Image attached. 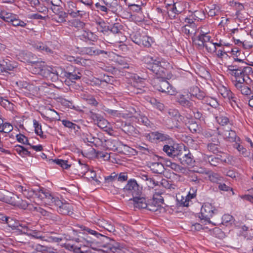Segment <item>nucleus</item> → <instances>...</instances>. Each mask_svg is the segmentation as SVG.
<instances>
[{
    "mask_svg": "<svg viewBox=\"0 0 253 253\" xmlns=\"http://www.w3.org/2000/svg\"><path fill=\"white\" fill-rule=\"evenodd\" d=\"M48 67L45 65L43 62H33L32 63L33 72L36 74H39L42 76H43V73L45 72Z\"/></svg>",
    "mask_w": 253,
    "mask_h": 253,
    "instance_id": "obj_14",
    "label": "nucleus"
},
{
    "mask_svg": "<svg viewBox=\"0 0 253 253\" xmlns=\"http://www.w3.org/2000/svg\"><path fill=\"white\" fill-rule=\"evenodd\" d=\"M217 210L215 209L212 205L209 203L204 205L201 209V216L202 220H205L209 223H211L210 218L213 215L217 212Z\"/></svg>",
    "mask_w": 253,
    "mask_h": 253,
    "instance_id": "obj_4",
    "label": "nucleus"
},
{
    "mask_svg": "<svg viewBox=\"0 0 253 253\" xmlns=\"http://www.w3.org/2000/svg\"><path fill=\"white\" fill-rule=\"evenodd\" d=\"M13 126L9 123H5L0 125V132L8 133L13 130Z\"/></svg>",
    "mask_w": 253,
    "mask_h": 253,
    "instance_id": "obj_36",
    "label": "nucleus"
},
{
    "mask_svg": "<svg viewBox=\"0 0 253 253\" xmlns=\"http://www.w3.org/2000/svg\"><path fill=\"white\" fill-rule=\"evenodd\" d=\"M77 49H78L77 52L82 55L86 54L90 56H95L103 53L107 54V52L105 51L95 49L93 47H77Z\"/></svg>",
    "mask_w": 253,
    "mask_h": 253,
    "instance_id": "obj_10",
    "label": "nucleus"
},
{
    "mask_svg": "<svg viewBox=\"0 0 253 253\" xmlns=\"http://www.w3.org/2000/svg\"><path fill=\"white\" fill-rule=\"evenodd\" d=\"M148 201L141 194L130 199L129 203L134 208L147 209Z\"/></svg>",
    "mask_w": 253,
    "mask_h": 253,
    "instance_id": "obj_6",
    "label": "nucleus"
},
{
    "mask_svg": "<svg viewBox=\"0 0 253 253\" xmlns=\"http://www.w3.org/2000/svg\"><path fill=\"white\" fill-rule=\"evenodd\" d=\"M108 124V121L103 117L102 119L99 122H98L97 125L100 128H104L107 126Z\"/></svg>",
    "mask_w": 253,
    "mask_h": 253,
    "instance_id": "obj_62",
    "label": "nucleus"
},
{
    "mask_svg": "<svg viewBox=\"0 0 253 253\" xmlns=\"http://www.w3.org/2000/svg\"><path fill=\"white\" fill-rule=\"evenodd\" d=\"M189 128L192 132H197L200 131L199 127L197 123H192L189 126Z\"/></svg>",
    "mask_w": 253,
    "mask_h": 253,
    "instance_id": "obj_63",
    "label": "nucleus"
},
{
    "mask_svg": "<svg viewBox=\"0 0 253 253\" xmlns=\"http://www.w3.org/2000/svg\"><path fill=\"white\" fill-rule=\"evenodd\" d=\"M245 66H238L234 63L232 65L228 66V70L229 73L239 70L240 68H244Z\"/></svg>",
    "mask_w": 253,
    "mask_h": 253,
    "instance_id": "obj_57",
    "label": "nucleus"
},
{
    "mask_svg": "<svg viewBox=\"0 0 253 253\" xmlns=\"http://www.w3.org/2000/svg\"><path fill=\"white\" fill-rule=\"evenodd\" d=\"M251 72H252V68L249 66H245L244 68H240L239 70L230 73V74L235 77L234 81L239 80L245 81V75Z\"/></svg>",
    "mask_w": 253,
    "mask_h": 253,
    "instance_id": "obj_12",
    "label": "nucleus"
},
{
    "mask_svg": "<svg viewBox=\"0 0 253 253\" xmlns=\"http://www.w3.org/2000/svg\"><path fill=\"white\" fill-rule=\"evenodd\" d=\"M32 46L34 48L40 51H45L50 54L53 53L52 50L49 47L41 42H34Z\"/></svg>",
    "mask_w": 253,
    "mask_h": 253,
    "instance_id": "obj_21",
    "label": "nucleus"
},
{
    "mask_svg": "<svg viewBox=\"0 0 253 253\" xmlns=\"http://www.w3.org/2000/svg\"><path fill=\"white\" fill-rule=\"evenodd\" d=\"M202 102L215 108H217L219 106V104L216 99L209 96H205L202 100Z\"/></svg>",
    "mask_w": 253,
    "mask_h": 253,
    "instance_id": "obj_28",
    "label": "nucleus"
},
{
    "mask_svg": "<svg viewBox=\"0 0 253 253\" xmlns=\"http://www.w3.org/2000/svg\"><path fill=\"white\" fill-rule=\"evenodd\" d=\"M107 247L111 252L114 253L121 250L122 248L118 243L115 242H113V243L108 244Z\"/></svg>",
    "mask_w": 253,
    "mask_h": 253,
    "instance_id": "obj_41",
    "label": "nucleus"
},
{
    "mask_svg": "<svg viewBox=\"0 0 253 253\" xmlns=\"http://www.w3.org/2000/svg\"><path fill=\"white\" fill-rule=\"evenodd\" d=\"M81 75V73L76 70H74L73 72H65L64 73V76L72 82H75L76 80L80 79Z\"/></svg>",
    "mask_w": 253,
    "mask_h": 253,
    "instance_id": "obj_23",
    "label": "nucleus"
},
{
    "mask_svg": "<svg viewBox=\"0 0 253 253\" xmlns=\"http://www.w3.org/2000/svg\"><path fill=\"white\" fill-rule=\"evenodd\" d=\"M10 23L14 26L16 27H25L27 25L26 21H23L20 19L18 16L15 14L14 17L12 18L11 21L10 22Z\"/></svg>",
    "mask_w": 253,
    "mask_h": 253,
    "instance_id": "obj_27",
    "label": "nucleus"
},
{
    "mask_svg": "<svg viewBox=\"0 0 253 253\" xmlns=\"http://www.w3.org/2000/svg\"><path fill=\"white\" fill-rule=\"evenodd\" d=\"M28 235H30L32 236L33 237L36 239H42L43 237L40 235V233L37 232L35 230H33L32 229L30 230V231L29 232V233L27 234Z\"/></svg>",
    "mask_w": 253,
    "mask_h": 253,
    "instance_id": "obj_58",
    "label": "nucleus"
},
{
    "mask_svg": "<svg viewBox=\"0 0 253 253\" xmlns=\"http://www.w3.org/2000/svg\"><path fill=\"white\" fill-rule=\"evenodd\" d=\"M189 181L193 182L194 184H198L200 183L201 179L198 177L196 174L192 173L189 175Z\"/></svg>",
    "mask_w": 253,
    "mask_h": 253,
    "instance_id": "obj_55",
    "label": "nucleus"
},
{
    "mask_svg": "<svg viewBox=\"0 0 253 253\" xmlns=\"http://www.w3.org/2000/svg\"><path fill=\"white\" fill-rule=\"evenodd\" d=\"M124 190L131 194L133 197L142 194V188L135 180L130 179L128 181L124 187Z\"/></svg>",
    "mask_w": 253,
    "mask_h": 253,
    "instance_id": "obj_7",
    "label": "nucleus"
},
{
    "mask_svg": "<svg viewBox=\"0 0 253 253\" xmlns=\"http://www.w3.org/2000/svg\"><path fill=\"white\" fill-rule=\"evenodd\" d=\"M43 77L52 82H56L58 80L59 75L56 69L48 67L43 73Z\"/></svg>",
    "mask_w": 253,
    "mask_h": 253,
    "instance_id": "obj_15",
    "label": "nucleus"
},
{
    "mask_svg": "<svg viewBox=\"0 0 253 253\" xmlns=\"http://www.w3.org/2000/svg\"><path fill=\"white\" fill-rule=\"evenodd\" d=\"M90 117L91 119L93 121L95 124H96L99 122L103 117L101 115L91 112L90 113Z\"/></svg>",
    "mask_w": 253,
    "mask_h": 253,
    "instance_id": "obj_56",
    "label": "nucleus"
},
{
    "mask_svg": "<svg viewBox=\"0 0 253 253\" xmlns=\"http://www.w3.org/2000/svg\"><path fill=\"white\" fill-rule=\"evenodd\" d=\"M17 67V63L10 61L8 59L3 60L0 63V72L1 73H8L13 71Z\"/></svg>",
    "mask_w": 253,
    "mask_h": 253,
    "instance_id": "obj_13",
    "label": "nucleus"
},
{
    "mask_svg": "<svg viewBox=\"0 0 253 253\" xmlns=\"http://www.w3.org/2000/svg\"><path fill=\"white\" fill-rule=\"evenodd\" d=\"M149 167L151 170L155 173L161 174L164 171V167L161 163H151Z\"/></svg>",
    "mask_w": 253,
    "mask_h": 253,
    "instance_id": "obj_22",
    "label": "nucleus"
},
{
    "mask_svg": "<svg viewBox=\"0 0 253 253\" xmlns=\"http://www.w3.org/2000/svg\"><path fill=\"white\" fill-rule=\"evenodd\" d=\"M143 34L139 31H136L130 35V38L134 43L139 45L141 42L140 39L142 38Z\"/></svg>",
    "mask_w": 253,
    "mask_h": 253,
    "instance_id": "obj_32",
    "label": "nucleus"
},
{
    "mask_svg": "<svg viewBox=\"0 0 253 253\" xmlns=\"http://www.w3.org/2000/svg\"><path fill=\"white\" fill-rule=\"evenodd\" d=\"M216 119L217 122L222 126L226 125L229 122L228 118L223 116L216 117Z\"/></svg>",
    "mask_w": 253,
    "mask_h": 253,
    "instance_id": "obj_53",
    "label": "nucleus"
},
{
    "mask_svg": "<svg viewBox=\"0 0 253 253\" xmlns=\"http://www.w3.org/2000/svg\"><path fill=\"white\" fill-rule=\"evenodd\" d=\"M23 57L24 62L32 63V60L35 58V56L30 52H24L22 53Z\"/></svg>",
    "mask_w": 253,
    "mask_h": 253,
    "instance_id": "obj_45",
    "label": "nucleus"
},
{
    "mask_svg": "<svg viewBox=\"0 0 253 253\" xmlns=\"http://www.w3.org/2000/svg\"><path fill=\"white\" fill-rule=\"evenodd\" d=\"M209 11L208 14L210 16H213L218 15L220 12V8L218 6L213 5L211 7L208 8Z\"/></svg>",
    "mask_w": 253,
    "mask_h": 253,
    "instance_id": "obj_43",
    "label": "nucleus"
},
{
    "mask_svg": "<svg viewBox=\"0 0 253 253\" xmlns=\"http://www.w3.org/2000/svg\"><path fill=\"white\" fill-rule=\"evenodd\" d=\"M206 174L208 175L209 179L212 182H217L221 180V177L216 173L213 172L211 171H208L206 172Z\"/></svg>",
    "mask_w": 253,
    "mask_h": 253,
    "instance_id": "obj_35",
    "label": "nucleus"
},
{
    "mask_svg": "<svg viewBox=\"0 0 253 253\" xmlns=\"http://www.w3.org/2000/svg\"><path fill=\"white\" fill-rule=\"evenodd\" d=\"M53 162L57 165L60 166L63 169H68L70 167V165L68 164V161L62 159H55Z\"/></svg>",
    "mask_w": 253,
    "mask_h": 253,
    "instance_id": "obj_46",
    "label": "nucleus"
},
{
    "mask_svg": "<svg viewBox=\"0 0 253 253\" xmlns=\"http://www.w3.org/2000/svg\"><path fill=\"white\" fill-rule=\"evenodd\" d=\"M147 138L150 141H158L159 142H165L169 144L173 142L172 139L169 135L162 132L154 131L147 135Z\"/></svg>",
    "mask_w": 253,
    "mask_h": 253,
    "instance_id": "obj_5",
    "label": "nucleus"
},
{
    "mask_svg": "<svg viewBox=\"0 0 253 253\" xmlns=\"http://www.w3.org/2000/svg\"><path fill=\"white\" fill-rule=\"evenodd\" d=\"M115 41L117 42L121 43L126 41V37L124 35V34L121 33L119 35H116L115 36Z\"/></svg>",
    "mask_w": 253,
    "mask_h": 253,
    "instance_id": "obj_59",
    "label": "nucleus"
},
{
    "mask_svg": "<svg viewBox=\"0 0 253 253\" xmlns=\"http://www.w3.org/2000/svg\"><path fill=\"white\" fill-rule=\"evenodd\" d=\"M201 37L200 36V35L199 36H198V37L197 38H195L193 40V42L196 44V45H197L198 46H199V47H206V48H207V49L208 50V51H209V46H208V45L207 44H204L202 40L201 39Z\"/></svg>",
    "mask_w": 253,
    "mask_h": 253,
    "instance_id": "obj_47",
    "label": "nucleus"
},
{
    "mask_svg": "<svg viewBox=\"0 0 253 253\" xmlns=\"http://www.w3.org/2000/svg\"><path fill=\"white\" fill-rule=\"evenodd\" d=\"M224 172L227 176L233 179L236 178L238 176V173L233 170H226Z\"/></svg>",
    "mask_w": 253,
    "mask_h": 253,
    "instance_id": "obj_61",
    "label": "nucleus"
},
{
    "mask_svg": "<svg viewBox=\"0 0 253 253\" xmlns=\"http://www.w3.org/2000/svg\"><path fill=\"white\" fill-rule=\"evenodd\" d=\"M233 222V217L230 214H225L222 217V224L225 226L231 225Z\"/></svg>",
    "mask_w": 253,
    "mask_h": 253,
    "instance_id": "obj_40",
    "label": "nucleus"
},
{
    "mask_svg": "<svg viewBox=\"0 0 253 253\" xmlns=\"http://www.w3.org/2000/svg\"><path fill=\"white\" fill-rule=\"evenodd\" d=\"M147 205V210L152 211H157L161 208L160 204L155 199L148 201Z\"/></svg>",
    "mask_w": 253,
    "mask_h": 253,
    "instance_id": "obj_24",
    "label": "nucleus"
},
{
    "mask_svg": "<svg viewBox=\"0 0 253 253\" xmlns=\"http://www.w3.org/2000/svg\"><path fill=\"white\" fill-rule=\"evenodd\" d=\"M182 31L186 35H195L197 33V27L195 24L185 25L183 27Z\"/></svg>",
    "mask_w": 253,
    "mask_h": 253,
    "instance_id": "obj_25",
    "label": "nucleus"
},
{
    "mask_svg": "<svg viewBox=\"0 0 253 253\" xmlns=\"http://www.w3.org/2000/svg\"><path fill=\"white\" fill-rule=\"evenodd\" d=\"M177 159L182 165H192L194 164V160L191 153L185 149L183 147L181 150Z\"/></svg>",
    "mask_w": 253,
    "mask_h": 253,
    "instance_id": "obj_8",
    "label": "nucleus"
},
{
    "mask_svg": "<svg viewBox=\"0 0 253 253\" xmlns=\"http://www.w3.org/2000/svg\"><path fill=\"white\" fill-rule=\"evenodd\" d=\"M62 124L67 127L69 128H71V129H73L75 132L78 131L80 129V127L77 125L73 123L72 122L67 120H63L61 121Z\"/></svg>",
    "mask_w": 253,
    "mask_h": 253,
    "instance_id": "obj_31",
    "label": "nucleus"
},
{
    "mask_svg": "<svg viewBox=\"0 0 253 253\" xmlns=\"http://www.w3.org/2000/svg\"><path fill=\"white\" fill-rule=\"evenodd\" d=\"M117 174L115 172L112 173L109 176L105 177V183L107 184L112 183L117 180Z\"/></svg>",
    "mask_w": 253,
    "mask_h": 253,
    "instance_id": "obj_48",
    "label": "nucleus"
},
{
    "mask_svg": "<svg viewBox=\"0 0 253 253\" xmlns=\"http://www.w3.org/2000/svg\"><path fill=\"white\" fill-rule=\"evenodd\" d=\"M16 138L18 142L22 143L24 144L30 145L29 143L28 138L23 134H20L16 135Z\"/></svg>",
    "mask_w": 253,
    "mask_h": 253,
    "instance_id": "obj_51",
    "label": "nucleus"
},
{
    "mask_svg": "<svg viewBox=\"0 0 253 253\" xmlns=\"http://www.w3.org/2000/svg\"><path fill=\"white\" fill-rule=\"evenodd\" d=\"M97 25L98 26L97 28L98 31L100 32L104 33L109 30L108 27L105 26V23L104 21H100L97 22Z\"/></svg>",
    "mask_w": 253,
    "mask_h": 253,
    "instance_id": "obj_54",
    "label": "nucleus"
},
{
    "mask_svg": "<svg viewBox=\"0 0 253 253\" xmlns=\"http://www.w3.org/2000/svg\"><path fill=\"white\" fill-rule=\"evenodd\" d=\"M168 113L169 117L176 121L179 124L184 122V118L180 114L178 110L170 108L168 110Z\"/></svg>",
    "mask_w": 253,
    "mask_h": 253,
    "instance_id": "obj_18",
    "label": "nucleus"
},
{
    "mask_svg": "<svg viewBox=\"0 0 253 253\" xmlns=\"http://www.w3.org/2000/svg\"><path fill=\"white\" fill-rule=\"evenodd\" d=\"M1 15L0 18L8 23H10L15 15V14L13 13L8 12L4 10H3Z\"/></svg>",
    "mask_w": 253,
    "mask_h": 253,
    "instance_id": "obj_37",
    "label": "nucleus"
},
{
    "mask_svg": "<svg viewBox=\"0 0 253 253\" xmlns=\"http://www.w3.org/2000/svg\"><path fill=\"white\" fill-rule=\"evenodd\" d=\"M245 81H242L241 80H239V81H233V83L234 85V86L238 89H240V91L242 89V88H243L244 85H243V84Z\"/></svg>",
    "mask_w": 253,
    "mask_h": 253,
    "instance_id": "obj_60",
    "label": "nucleus"
},
{
    "mask_svg": "<svg viewBox=\"0 0 253 253\" xmlns=\"http://www.w3.org/2000/svg\"><path fill=\"white\" fill-rule=\"evenodd\" d=\"M81 36L85 40L93 42L96 41L97 39V36L89 31H83Z\"/></svg>",
    "mask_w": 253,
    "mask_h": 253,
    "instance_id": "obj_29",
    "label": "nucleus"
},
{
    "mask_svg": "<svg viewBox=\"0 0 253 253\" xmlns=\"http://www.w3.org/2000/svg\"><path fill=\"white\" fill-rule=\"evenodd\" d=\"M192 191L193 193H191V192H190L189 193V194L187 195V196H186L184 201H183L182 200L181 201V204H183V206L188 207L189 206L190 200L194 198L196 196V194L195 193L194 190H192Z\"/></svg>",
    "mask_w": 253,
    "mask_h": 253,
    "instance_id": "obj_49",
    "label": "nucleus"
},
{
    "mask_svg": "<svg viewBox=\"0 0 253 253\" xmlns=\"http://www.w3.org/2000/svg\"><path fill=\"white\" fill-rule=\"evenodd\" d=\"M143 60L147 68L158 76H164L165 69L169 66V63L165 60L158 57L154 58L149 55L144 56Z\"/></svg>",
    "mask_w": 253,
    "mask_h": 253,
    "instance_id": "obj_2",
    "label": "nucleus"
},
{
    "mask_svg": "<svg viewBox=\"0 0 253 253\" xmlns=\"http://www.w3.org/2000/svg\"><path fill=\"white\" fill-rule=\"evenodd\" d=\"M218 91L225 99H227L231 102V101L235 102L233 93L227 87L223 85H220L218 87Z\"/></svg>",
    "mask_w": 253,
    "mask_h": 253,
    "instance_id": "obj_16",
    "label": "nucleus"
},
{
    "mask_svg": "<svg viewBox=\"0 0 253 253\" xmlns=\"http://www.w3.org/2000/svg\"><path fill=\"white\" fill-rule=\"evenodd\" d=\"M16 227L18 230L25 234H28L31 230L28 224L25 222L19 223L18 225H16Z\"/></svg>",
    "mask_w": 253,
    "mask_h": 253,
    "instance_id": "obj_33",
    "label": "nucleus"
},
{
    "mask_svg": "<svg viewBox=\"0 0 253 253\" xmlns=\"http://www.w3.org/2000/svg\"><path fill=\"white\" fill-rule=\"evenodd\" d=\"M239 142H237L235 143L234 145V147L236 148L239 152L243 154H245L246 152V149L242 145H241Z\"/></svg>",
    "mask_w": 253,
    "mask_h": 253,
    "instance_id": "obj_64",
    "label": "nucleus"
},
{
    "mask_svg": "<svg viewBox=\"0 0 253 253\" xmlns=\"http://www.w3.org/2000/svg\"><path fill=\"white\" fill-rule=\"evenodd\" d=\"M183 147V146L178 145L173 146L165 145L163 150L169 157L177 159Z\"/></svg>",
    "mask_w": 253,
    "mask_h": 253,
    "instance_id": "obj_9",
    "label": "nucleus"
},
{
    "mask_svg": "<svg viewBox=\"0 0 253 253\" xmlns=\"http://www.w3.org/2000/svg\"><path fill=\"white\" fill-rule=\"evenodd\" d=\"M83 99L85 100L88 104L92 105L94 106H97L98 104L97 101L91 95L83 94L82 95Z\"/></svg>",
    "mask_w": 253,
    "mask_h": 253,
    "instance_id": "obj_34",
    "label": "nucleus"
},
{
    "mask_svg": "<svg viewBox=\"0 0 253 253\" xmlns=\"http://www.w3.org/2000/svg\"><path fill=\"white\" fill-rule=\"evenodd\" d=\"M176 101L181 106L192 109L193 108V103L188 100L184 95L180 94L176 97Z\"/></svg>",
    "mask_w": 253,
    "mask_h": 253,
    "instance_id": "obj_20",
    "label": "nucleus"
},
{
    "mask_svg": "<svg viewBox=\"0 0 253 253\" xmlns=\"http://www.w3.org/2000/svg\"><path fill=\"white\" fill-rule=\"evenodd\" d=\"M170 168L177 172L185 174L188 173V169L186 168L181 167L174 163L171 165Z\"/></svg>",
    "mask_w": 253,
    "mask_h": 253,
    "instance_id": "obj_38",
    "label": "nucleus"
},
{
    "mask_svg": "<svg viewBox=\"0 0 253 253\" xmlns=\"http://www.w3.org/2000/svg\"><path fill=\"white\" fill-rule=\"evenodd\" d=\"M142 38L143 40L141 41L140 43L139 44V45H142L147 47H150L152 42L151 38L146 36L145 34H143Z\"/></svg>",
    "mask_w": 253,
    "mask_h": 253,
    "instance_id": "obj_42",
    "label": "nucleus"
},
{
    "mask_svg": "<svg viewBox=\"0 0 253 253\" xmlns=\"http://www.w3.org/2000/svg\"><path fill=\"white\" fill-rule=\"evenodd\" d=\"M204 159L206 162H208L211 165L213 166H217L220 162H226V159H223L221 156L217 155L216 156L212 155H206L204 156Z\"/></svg>",
    "mask_w": 253,
    "mask_h": 253,
    "instance_id": "obj_17",
    "label": "nucleus"
},
{
    "mask_svg": "<svg viewBox=\"0 0 253 253\" xmlns=\"http://www.w3.org/2000/svg\"><path fill=\"white\" fill-rule=\"evenodd\" d=\"M154 87L157 90L173 95L176 93L175 89L165 80L156 79L154 81Z\"/></svg>",
    "mask_w": 253,
    "mask_h": 253,
    "instance_id": "obj_3",
    "label": "nucleus"
},
{
    "mask_svg": "<svg viewBox=\"0 0 253 253\" xmlns=\"http://www.w3.org/2000/svg\"><path fill=\"white\" fill-rule=\"evenodd\" d=\"M33 125L36 133L42 138H44L41 125L36 120L33 121Z\"/></svg>",
    "mask_w": 253,
    "mask_h": 253,
    "instance_id": "obj_39",
    "label": "nucleus"
},
{
    "mask_svg": "<svg viewBox=\"0 0 253 253\" xmlns=\"http://www.w3.org/2000/svg\"><path fill=\"white\" fill-rule=\"evenodd\" d=\"M219 143L216 137L212 138L207 145V149L209 151L216 153L219 151Z\"/></svg>",
    "mask_w": 253,
    "mask_h": 253,
    "instance_id": "obj_19",
    "label": "nucleus"
},
{
    "mask_svg": "<svg viewBox=\"0 0 253 253\" xmlns=\"http://www.w3.org/2000/svg\"><path fill=\"white\" fill-rule=\"evenodd\" d=\"M190 93L191 96L197 98L198 99L203 100L205 94L204 92L201 91L197 86H193L190 88Z\"/></svg>",
    "mask_w": 253,
    "mask_h": 253,
    "instance_id": "obj_26",
    "label": "nucleus"
},
{
    "mask_svg": "<svg viewBox=\"0 0 253 253\" xmlns=\"http://www.w3.org/2000/svg\"><path fill=\"white\" fill-rule=\"evenodd\" d=\"M40 192L42 193L44 197L42 198H45L46 202L51 205H54L57 208V210L58 212L62 214H71L73 213V207L72 205L63 203L58 197L54 196L45 190L41 189Z\"/></svg>",
    "mask_w": 253,
    "mask_h": 253,
    "instance_id": "obj_1",
    "label": "nucleus"
},
{
    "mask_svg": "<svg viewBox=\"0 0 253 253\" xmlns=\"http://www.w3.org/2000/svg\"><path fill=\"white\" fill-rule=\"evenodd\" d=\"M211 47L209 46V52H215L216 51V46H221L223 45L225 46H228V43H222L221 41H220L219 43H211Z\"/></svg>",
    "mask_w": 253,
    "mask_h": 253,
    "instance_id": "obj_50",
    "label": "nucleus"
},
{
    "mask_svg": "<svg viewBox=\"0 0 253 253\" xmlns=\"http://www.w3.org/2000/svg\"><path fill=\"white\" fill-rule=\"evenodd\" d=\"M232 5L235 6L236 10V15L237 16L240 14V11L243 10L244 8V5L241 3L236 2H232Z\"/></svg>",
    "mask_w": 253,
    "mask_h": 253,
    "instance_id": "obj_52",
    "label": "nucleus"
},
{
    "mask_svg": "<svg viewBox=\"0 0 253 253\" xmlns=\"http://www.w3.org/2000/svg\"><path fill=\"white\" fill-rule=\"evenodd\" d=\"M221 134L225 139L229 142L237 143L240 141V138L237 136L236 132L228 127L223 130Z\"/></svg>",
    "mask_w": 253,
    "mask_h": 253,
    "instance_id": "obj_11",
    "label": "nucleus"
},
{
    "mask_svg": "<svg viewBox=\"0 0 253 253\" xmlns=\"http://www.w3.org/2000/svg\"><path fill=\"white\" fill-rule=\"evenodd\" d=\"M98 225L100 227L104 228L107 231L112 232L115 231L114 226L110 223H108L106 220H101L98 222Z\"/></svg>",
    "mask_w": 253,
    "mask_h": 253,
    "instance_id": "obj_30",
    "label": "nucleus"
},
{
    "mask_svg": "<svg viewBox=\"0 0 253 253\" xmlns=\"http://www.w3.org/2000/svg\"><path fill=\"white\" fill-rule=\"evenodd\" d=\"M195 20H202L205 18V13L203 10H195L191 15Z\"/></svg>",
    "mask_w": 253,
    "mask_h": 253,
    "instance_id": "obj_44",
    "label": "nucleus"
}]
</instances>
